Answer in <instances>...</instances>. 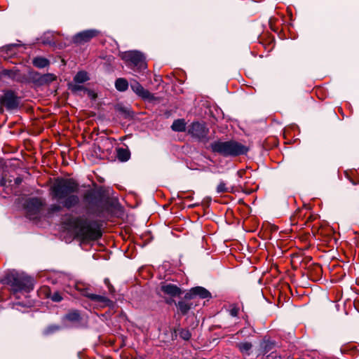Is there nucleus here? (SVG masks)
Here are the masks:
<instances>
[{
	"mask_svg": "<svg viewBox=\"0 0 359 359\" xmlns=\"http://www.w3.org/2000/svg\"><path fill=\"white\" fill-rule=\"evenodd\" d=\"M80 189L79 182L73 178L57 177L49 189L51 198L60 203L52 204L48 209L49 214L60 212L62 208L71 210L80 203L77 195Z\"/></svg>",
	"mask_w": 359,
	"mask_h": 359,
	"instance_id": "nucleus-1",
	"label": "nucleus"
},
{
	"mask_svg": "<svg viewBox=\"0 0 359 359\" xmlns=\"http://www.w3.org/2000/svg\"><path fill=\"white\" fill-rule=\"evenodd\" d=\"M66 224L82 241H97L102 236L100 222L97 220H89L84 216L71 217Z\"/></svg>",
	"mask_w": 359,
	"mask_h": 359,
	"instance_id": "nucleus-2",
	"label": "nucleus"
},
{
	"mask_svg": "<svg viewBox=\"0 0 359 359\" xmlns=\"http://www.w3.org/2000/svg\"><path fill=\"white\" fill-rule=\"evenodd\" d=\"M1 283L8 287L11 294L16 299H20V294L28 293L34 289V280L25 274L12 273L7 274Z\"/></svg>",
	"mask_w": 359,
	"mask_h": 359,
	"instance_id": "nucleus-3",
	"label": "nucleus"
},
{
	"mask_svg": "<svg viewBox=\"0 0 359 359\" xmlns=\"http://www.w3.org/2000/svg\"><path fill=\"white\" fill-rule=\"evenodd\" d=\"M212 152L224 156H236L245 154L248 148L240 142L234 140L215 141L210 144Z\"/></svg>",
	"mask_w": 359,
	"mask_h": 359,
	"instance_id": "nucleus-4",
	"label": "nucleus"
},
{
	"mask_svg": "<svg viewBox=\"0 0 359 359\" xmlns=\"http://www.w3.org/2000/svg\"><path fill=\"white\" fill-rule=\"evenodd\" d=\"M82 201L88 213L98 216L102 212V197L97 191L93 189L86 190L83 195Z\"/></svg>",
	"mask_w": 359,
	"mask_h": 359,
	"instance_id": "nucleus-5",
	"label": "nucleus"
},
{
	"mask_svg": "<svg viewBox=\"0 0 359 359\" xmlns=\"http://www.w3.org/2000/svg\"><path fill=\"white\" fill-rule=\"evenodd\" d=\"M122 59L134 70L141 71L147 68L145 58L139 51H127L123 53Z\"/></svg>",
	"mask_w": 359,
	"mask_h": 359,
	"instance_id": "nucleus-6",
	"label": "nucleus"
},
{
	"mask_svg": "<svg viewBox=\"0 0 359 359\" xmlns=\"http://www.w3.org/2000/svg\"><path fill=\"white\" fill-rule=\"evenodd\" d=\"M0 104L1 107H5L7 110L11 111L18 107L20 98L15 92L8 90L0 97Z\"/></svg>",
	"mask_w": 359,
	"mask_h": 359,
	"instance_id": "nucleus-7",
	"label": "nucleus"
},
{
	"mask_svg": "<svg viewBox=\"0 0 359 359\" xmlns=\"http://www.w3.org/2000/svg\"><path fill=\"white\" fill-rule=\"evenodd\" d=\"M100 32L96 29H90L76 33L72 36V41L76 45H83L97 37Z\"/></svg>",
	"mask_w": 359,
	"mask_h": 359,
	"instance_id": "nucleus-8",
	"label": "nucleus"
},
{
	"mask_svg": "<svg viewBox=\"0 0 359 359\" xmlns=\"http://www.w3.org/2000/svg\"><path fill=\"white\" fill-rule=\"evenodd\" d=\"M188 133L193 137L198 140H202L207 137L209 133V129L204 123L193 122L188 129Z\"/></svg>",
	"mask_w": 359,
	"mask_h": 359,
	"instance_id": "nucleus-9",
	"label": "nucleus"
},
{
	"mask_svg": "<svg viewBox=\"0 0 359 359\" xmlns=\"http://www.w3.org/2000/svg\"><path fill=\"white\" fill-rule=\"evenodd\" d=\"M43 205L42 199L35 197L28 199L25 203V208L29 215H36L40 211Z\"/></svg>",
	"mask_w": 359,
	"mask_h": 359,
	"instance_id": "nucleus-10",
	"label": "nucleus"
},
{
	"mask_svg": "<svg viewBox=\"0 0 359 359\" xmlns=\"http://www.w3.org/2000/svg\"><path fill=\"white\" fill-rule=\"evenodd\" d=\"M130 88L135 94L142 99L149 100L153 99V95L137 81L133 80L130 82Z\"/></svg>",
	"mask_w": 359,
	"mask_h": 359,
	"instance_id": "nucleus-11",
	"label": "nucleus"
},
{
	"mask_svg": "<svg viewBox=\"0 0 359 359\" xmlns=\"http://www.w3.org/2000/svg\"><path fill=\"white\" fill-rule=\"evenodd\" d=\"M196 296H198L201 299H208L211 297V294L205 288L198 286L191 288L189 292L185 294L184 298L191 299Z\"/></svg>",
	"mask_w": 359,
	"mask_h": 359,
	"instance_id": "nucleus-12",
	"label": "nucleus"
},
{
	"mask_svg": "<svg viewBox=\"0 0 359 359\" xmlns=\"http://www.w3.org/2000/svg\"><path fill=\"white\" fill-rule=\"evenodd\" d=\"M7 78L13 81L22 82L24 76L20 74V71L17 69H3L0 72V80Z\"/></svg>",
	"mask_w": 359,
	"mask_h": 359,
	"instance_id": "nucleus-13",
	"label": "nucleus"
},
{
	"mask_svg": "<svg viewBox=\"0 0 359 359\" xmlns=\"http://www.w3.org/2000/svg\"><path fill=\"white\" fill-rule=\"evenodd\" d=\"M161 291L165 294L175 297L182 294V290L175 285L171 283H162L161 285Z\"/></svg>",
	"mask_w": 359,
	"mask_h": 359,
	"instance_id": "nucleus-14",
	"label": "nucleus"
},
{
	"mask_svg": "<svg viewBox=\"0 0 359 359\" xmlns=\"http://www.w3.org/2000/svg\"><path fill=\"white\" fill-rule=\"evenodd\" d=\"M236 346L239 350L245 359H247V358H248L252 352L253 346L251 342L241 341L237 343Z\"/></svg>",
	"mask_w": 359,
	"mask_h": 359,
	"instance_id": "nucleus-15",
	"label": "nucleus"
},
{
	"mask_svg": "<svg viewBox=\"0 0 359 359\" xmlns=\"http://www.w3.org/2000/svg\"><path fill=\"white\" fill-rule=\"evenodd\" d=\"M34 79L39 85H45L56 80V76L50 73L41 75L39 73L35 72Z\"/></svg>",
	"mask_w": 359,
	"mask_h": 359,
	"instance_id": "nucleus-16",
	"label": "nucleus"
},
{
	"mask_svg": "<svg viewBox=\"0 0 359 359\" xmlns=\"http://www.w3.org/2000/svg\"><path fill=\"white\" fill-rule=\"evenodd\" d=\"M40 292L44 293L45 297L50 298L54 302H60L63 299L60 292H55L51 294L48 287H41Z\"/></svg>",
	"mask_w": 359,
	"mask_h": 359,
	"instance_id": "nucleus-17",
	"label": "nucleus"
},
{
	"mask_svg": "<svg viewBox=\"0 0 359 359\" xmlns=\"http://www.w3.org/2000/svg\"><path fill=\"white\" fill-rule=\"evenodd\" d=\"M116 157L121 162L128 161L130 158V152L128 148H117Z\"/></svg>",
	"mask_w": 359,
	"mask_h": 359,
	"instance_id": "nucleus-18",
	"label": "nucleus"
},
{
	"mask_svg": "<svg viewBox=\"0 0 359 359\" xmlns=\"http://www.w3.org/2000/svg\"><path fill=\"white\" fill-rule=\"evenodd\" d=\"M91 301L100 304L102 306H110L112 304V302L105 296L95 294L92 296Z\"/></svg>",
	"mask_w": 359,
	"mask_h": 359,
	"instance_id": "nucleus-19",
	"label": "nucleus"
},
{
	"mask_svg": "<svg viewBox=\"0 0 359 359\" xmlns=\"http://www.w3.org/2000/svg\"><path fill=\"white\" fill-rule=\"evenodd\" d=\"M171 128L175 132H184L186 130V122L183 118L175 120L171 126Z\"/></svg>",
	"mask_w": 359,
	"mask_h": 359,
	"instance_id": "nucleus-20",
	"label": "nucleus"
},
{
	"mask_svg": "<svg viewBox=\"0 0 359 359\" xmlns=\"http://www.w3.org/2000/svg\"><path fill=\"white\" fill-rule=\"evenodd\" d=\"M32 64L34 67L42 69L48 67L50 65V62L43 57H36L32 60Z\"/></svg>",
	"mask_w": 359,
	"mask_h": 359,
	"instance_id": "nucleus-21",
	"label": "nucleus"
},
{
	"mask_svg": "<svg viewBox=\"0 0 359 359\" xmlns=\"http://www.w3.org/2000/svg\"><path fill=\"white\" fill-rule=\"evenodd\" d=\"M274 346V344L267 339H263L259 345L260 353L265 354L271 351Z\"/></svg>",
	"mask_w": 359,
	"mask_h": 359,
	"instance_id": "nucleus-22",
	"label": "nucleus"
},
{
	"mask_svg": "<svg viewBox=\"0 0 359 359\" xmlns=\"http://www.w3.org/2000/svg\"><path fill=\"white\" fill-rule=\"evenodd\" d=\"M115 87L117 90L124 92L128 88V82L126 79L118 78L115 81Z\"/></svg>",
	"mask_w": 359,
	"mask_h": 359,
	"instance_id": "nucleus-23",
	"label": "nucleus"
},
{
	"mask_svg": "<svg viewBox=\"0 0 359 359\" xmlns=\"http://www.w3.org/2000/svg\"><path fill=\"white\" fill-rule=\"evenodd\" d=\"M179 311L182 315H186L191 309L192 304L186 301H180L176 304Z\"/></svg>",
	"mask_w": 359,
	"mask_h": 359,
	"instance_id": "nucleus-24",
	"label": "nucleus"
},
{
	"mask_svg": "<svg viewBox=\"0 0 359 359\" xmlns=\"http://www.w3.org/2000/svg\"><path fill=\"white\" fill-rule=\"evenodd\" d=\"M65 318L67 320L71 322H79L81 319L80 313L77 311H72L69 312Z\"/></svg>",
	"mask_w": 359,
	"mask_h": 359,
	"instance_id": "nucleus-25",
	"label": "nucleus"
},
{
	"mask_svg": "<svg viewBox=\"0 0 359 359\" xmlns=\"http://www.w3.org/2000/svg\"><path fill=\"white\" fill-rule=\"evenodd\" d=\"M60 330V326L57 325H50L43 330V334L48 336Z\"/></svg>",
	"mask_w": 359,
	"mask_h": 359,
	"instance_id": "nucleus-26",
	"label": "nucleus"
},
{
	"mask_svg": "<svg viewBox=\"0 0 359 359\" xmlns=\"http://www.w3.org/2000/svg\"><path fill=\"white\" fill-rule=\"evenodd\" d=\"M74 80L76 83H82L88 80V76L86 72H79L76 74Z\"/></svg>",
	"mask_w": 359,
	"mask_h": 359,
	"instance_id": "nucleus-27",
	"label": "nucleus"
},
{
	"mask_svg": "<svg viewBox=\"0 0 359 359\" xmlns=\"http://www.w3.org/2000/svg\"><path fill=\"white\" fill-rule=\"evenodd\" d=\"M76 290L79 291L83 297H86L91 300L93 294L90 293L88 289L81 288L79 286H76Z\"/></svg>",
	"mask_w": 359,
	"mask_h": 359,
	"instance_id": "nucleus-28",
	"label": "nucleus"
},
{
	"mask_svg": "<svg viewBox=\"0 0 359 359\" xmlns=\"http://www.w3.org/2000/svg\"><path fill=\"white\" fill-rule=\"evenodd\" d=\"M180 336L184 340H189L191 338V333L188 330H181L180 332Z\"/></svg>",
	"mask_w": 359,
	"mask_h": 359,
	"instance_id": "nucleus-29",
	"label": "nucleus"
},
{
	"mask_svg": "<svg viewBox=\"0 0 359 359\" xmlns=\"http://www.w3.org/2000/svg\"><path fill=\"white\" fill-rule=\"evenodd\" d=\"M217 193H226L229 192L228 188L226 187V184L224 182H221L217 187Z\"/></svg>",
	"mask_w": 359,
	"mask_h": 359,
	"instance_id": "nucleus-30",
	"label": "nucleus"
},
{
	"mask_svg": "<svg viewBox=\"0 0 359 359\" xmlns=\"http://www.w3.org/2000/svg\"><path fill=\"white\" fill-rule=\"evenodd\" d=\"M266 359H283L282 356L276 351H273L269 354Z\"/></svg>",
	"mask_w": 359,
	"mask_h": 359,
	"instance_id": "nucleus-31",
	"label": "nucleus"
},
{
	"mask_svg": "<svg viewBox=\"0 0 359 359\" xmlns=\"http://www.w3.org/2000/svg\"><path fill=\"white\" fill-rule=\"evenodd\" d=\"M104 283L107 285V288L109 290V292L111 294H114L115 292V289L113 287V285L110 283V281H109V280L108 278H105L104 279Z\"/></svg>",
	"mask_w": 359,
	"mask_h": 359,
	"instance_id": "nucleus-32",
	"label": "nucleus"
},
{
	"mask_svg": "<svg viewBox=\"0 0 359 359\" xmlns=\"http://www.w3.org/2000/svg\"><path fill=\"white\" fill-rule=\"evenodd\" d=\"M238 312H239V308L235 305L233 306L229 310V313L233 317L237 316L238 314Z\"/></svg>",
	"mask_w": 359,
	"mask_h": 359,
	"instance_id": "nucleus-33",
	"label": "nucleus"
},
{
	"mask_svg": "<svg viewBox=\"0 0 359 359\" xmlns=\"http://www.w3.org/2000/svg\"><path fill=\"white\" fill-rule=\"evenodd\" d=\"M117 110H118L119 112H121V113H122V114H125L126 116H129V115H130V109H129L128 108H127V107H117Z\"/></svg>",
	"mask_w": 359,
	"mask_h": 359,
	"instance_id": "nucleus-34",
	"label": "nucleus"
},
{
	"mask_svg": "<svg viewBox=\"0 0 359 359\" xmlns=\"http://www.w3.org/2000/svg\"><path fill=\"white\" fill-rule=\"evenodd\" d=\"M316 218H317L316 215H313L311 213H309V215L308 216V217H307L306 222H304V224L308 225L309 222H313Z\"/></svg>",
	"mask_w": 359,
	"mask_h": 359,
	"instance_id": "nucleus-35",
	"label": "nucleus"
},
{
	"mask_svg": "<svg viewBox=\"0 0 359 359\" xmlns=\"http://www.w3.org/2000/svg\"><path fill=\"white\" fill-rule=\"evenodd\" d=\"M14 182H15V184L16 185H19V184H20L22 183V178H21V177H16V178L15 179Z\"/></svg>",
	"mask_w": 359,
	"mask_h": 359,
	"instance_id": "nucleus-36",
	"label": "nucleus"
},
{
	"mask_svg": "<svg viewBox=\"0 0 359 359\" xmlns=\"http://www.w3.org/2000/svg\"><path fill=\"white\" fill-rule=\"evenodd\" d=\"M81 89H83V87H82V86H79V85H76V86H74V88H73V90H75V91H76V90H81Z\"/></svg>",
	"mask_w": 359,
	"mask_h": 359,
	"instance_id": "nucleus-37",
	"label": "nucleus"
},
{
	"mask_svg": "<svg viewBox=\"0 0 359 359\" xmlns=\"http://www.w3.org/2000/svg\"><path fill=\"white\" fill-rule=\"evenodd\" d=\"M245 172V171L244 170H240L238 171L237 174L240 177H242Z\"/></svg>",
	"mask_w": 359,
	"mask_h": 359,
	"instance_id": "nucleus-38",
	"label": "nucleus"
},
{
	"mask_svg": "<svg viewBox=\"0 0 359 359\" xmlns=\"http://www.w3.org/2000/svg\"><path fill=\"white\" fill-rule=\"evenodd\" d=\"M0 185H1V186L5 185V182H4V179L1 180Z\"/></svg>",
	"mask_w": 359,
	"mask_h": 359,
	"instance_id": "nucleus-39",
	"label": "nucleus"
},
{
	"mask_svg": "<svg viewBox=\"0 0 359 359\" xmlns=\"http://www.w3.org/2000/svg\"><path fill=\"white\" fill-rule=\"evenodd\" d=\"M96 97V95L95 93L93 94V98H95Z\"/></svg>",
	"mask_w": 359,
	"mask_h": 359,
	"instance_id": "nucleus-40",
	"label": "nucleus"
}]
</instances>
